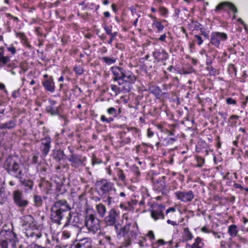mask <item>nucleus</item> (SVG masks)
I'll return each mask as SVG.
<instances>
[{
    "mask_svg": "<svg viewBox=\"0 0 248 248\" xmlns=\"http://www.w3.org/2000/svg\"><path fill=\"white\" fill-rule=\"evenodd\" d=\"M111 71L114 76L113 80L118 81L121 92L124 93H129L132 87V85L136 80L135 75L130 71L119 66L112 67Z\"/></svg>",
    "mask_w": 248,
    "mask_h": 248,
    "instance_id": "1",
    "label": "nucleus"
},
{
    "mask_svg": "<svg viewBox=\"0 0 248 248\" xmlns=\"http://www.w3.org/2000/svg\"><path fill=\"white\" fill-rule=\"evenodd\" d=\"M113 226L117 237L123 236L124 238L120 248H126L130 246L132 242L136 239L138 236V228L137 223H128L122 227L117 222Z\"/></svg>",
    "mask_w": 248,
    "mask_h": 248,
    "instance_id": "2",
    "label": "nucleus"
},
{
    "mask_svg": "<svg viewBox=\"0 0 248 248\" xmlns=\"http://www.w3.org/2000/svg\"><path fill=\"white\" fill-rule=\"evenodd\" d=\"M71 208L65 200L55 202L50 209V219L53 223L58 225L62 224V220L67 216Z\"/></svg>",
    "mask_w": 248,
    "mask_h": 248,
    "instance_id": "3",
    "label": "nucleus"
},
{
    "mask_svg": "<svg viewBox=\"0 0 248 248\" xmlns=\"http://www.w3.org/2000/svg\"><path fill=\"white\" fill-rule=\"evenodd\" d=\"M4 167L8 173L16 178L23 175L22 166L12 156H8L5 161Z\"/></svg>",
    "mask_w": 248,
    "mask_h": 248,
    "instance_id": "4",
    "label": "nucleus"
},
{
    "mask_svg": "<svg viewBox=\"0 0 248 248\" xmlns=\"http://www.w3.org/2000/svg\"><path fill=\"white\" fill-rule=\"evenodd\" d=\"M80 217L81 215L77 212H73L71 210L69 211L66 217V222L64 225V227H66L71 224L73 226L80 229L82 226V220L80 219Z\"/></svg>",
    "mask_w": 248,
    "mask_h": 248,
    "instance_id": "5",
    "label": "nucleus"
},
{
    "mask_svg": "<svg viewBox=\"0 0 248 248\" xmlns=\"http://www.w3.org/2000/svg\"><path fill=\"white\" fill-rule=\"evenodd\" d=\"M85 226L90 232L95 233L100 230L99 220L93 214H90L85 218Z\"/></svg>",
    "mask_w": 248,
    "mask_h": 248,
    "instance_id": "6",
    "label": "nucleus"
},
{
    "mask_svg": "<svg viewBox=\"0 0 248 248\" xmlns=\"http://www.w3.org/2000/svg\"><path fill=\"white\" fill-rule=\"evenodd\" d=\"M98 183L101 185L99 195L102 197H105L108 195H112V192H115L112 183L108 182L107 180H102L98 182Z\"/></svg>",
    "mask_w": 248,
    "mask_h": 248,
    "instance_id": "7",
    "label": "nucleus"
},
{
    "mask_svg": "<svg viewBox=\"0 0 248 248\" xmlns=\"http://www.w3.org/2000/svg\"><path fill=\"white\" fill-rule=\"evenodd\" d=\"M13 198L14 203L18 207L24 209L28 205V201L25 199L22 192L19 190L13 191Z\"/></svg>",
    "mask_w": 248,
    "mask_h": 248,
    "instance_id": "8",
    "label": "nucleus"
},
{
    "mask_svg": "<svg viewBox=\"0 0 248 248\" xmlns=\"http://www.w3.org/2000/svg\"><path fill=\"white\" fill-rule=\"evenodd\" d=\"M71 155L68 158V161L71 163V165L76 168L79 167L83 165L84 162L86 161V158L80 155L73 153L72 150H70Z\"/></svg>",
    "mask_w": 248,
    "mask_h": 248,
    "instance_id": "9",
    "label": "nucleus"
},
{
    "mask_svg": "<svg viewBox=\"0 0 248 248\" xmlns=\"http://www.w3.org/2000/svg\"><path fill=\"white\" fill-rule=\"evenodd\" d=\"M153 188L155 190L161 192L162 195H166L169 192L165 181V177L163 176L153 182Z\"/></svg>",
    "mask_w": 248,
    "mask_h": 248,
    "instance_id": "10",
    "label": "nucleus"
},
{
    "mask_svg": "<svg viewBox=\"0 0 248 248\" xmlns=\"http://www.w3.org/2000/svg\"><path fill=\"white\" fill-rule=\"evenodd\" d=\"M228 36L224 32L215 31L211 34V43L216 47H218L221 41H225L227 39Z\"/></svg>",
    "mask_w": 248,
    "mask_h": 248,
    "instance_id": "11",
    "label": "nucleus"
},
{
    "mask_svg": "<svg viewBox=\"0 0 248 248\" xmlns=\"http://www.w3.org/2000/svg\"><path fill=\"white\" fill-rule=\"evenodd\" d=\"M50 105L46 107V111L51 115H59L60 118L63 120L65 122V124L66 122V118L64 116L61 115L60 110L61 107H55L54 106L56 104V101L54 100H50L49 101Z\"/></svg>",
    "mask_w": 248,
    "mask_h": 248,
    "instance_id": "12",
    "label": "nucleus"
},
{
    "mask_svg": "<svg viewBox=\"0 0 248 248\" xmlns=\"http://www.w3.org/2000/svg\"><path fill=\"white\" fill-rule=\"evenodd\" d=\"M118 214L115 209H111L108 212V215L104 218L105 224L107 226H112L117 222V217Z\"/></svg>",
    "mask_w": 248,
    "mask_h": 248,
    "instance_id": "13",
    "label": "nucleus"
},
{
    "mask_svg": "<svg viewBox=\"0 0 248 248\" xmlns=\"http://www.w3.org/2000/svg\"><path fill=\"white\" fill-rule=\"evenodd\" d=\"M51 139L49 136H46L41 139V150L43 156H46L48 154L50 149Z\"/></svg>",
    "mask_w": 248,
    "mask_h": 248,
    "instance_id": "14",
    "label": "nucleus"
},
{
    "mask_svg": "<svg viewBox=\"0 0 248 248\" xmlns=\"http://www.w3.org/2000/svg\"><path fill=\"white\" fill-rule=\"evenodd\" d=\"M165 210V206L161 204H156L154 209L151 211V217L155 220L159 218L163 219L164 216L163 212Z\"/></svg>",
    "mask_w": 248,
    "mask_h": 248,
    "instance_id": "15",
    "label": "nucleus"
},
{
    "mask_svg": "<svg viewBox=\"0 0 248 248\" xmlns=\"http://www.w3.org/2000/svg\"><path fill=\"white\" fill-rule=\"evenodd\" d=\"M176 197L178 200L184 202L191 201L194 198V195L192 191L187 192L178 191L175 193Z\"/></svg>",
    "mask_w": 248,
    "mask_h": 248,
    "instance_id": "16",
    "label": "nucleus"
},
{
    "mask_svg": "<svg viewBox=\"0 0 248 248\" xmlns=\"http://www.w3.org/2000/svg\"><path fill=\"white\" fill-rule=\"evenodd\" d=\"M4 236L5 240L7 241L12 246L16 248V243L18 242V240L16 233L12 231H5Z\"/></svg>",
    "mask_w": 248,
    "mask_h": 248,
    "instance_id": "17",
    "label": "nucleus"
},
{
    "mask_svg": "<svg viewBox=\"0 0 248 248\" xmlns=\"http://www.w3.org/2000/svg\"><path fill=\"white\" fill-rule=\"evenodd\" d=\"M74 248H95L92 245L90 238H84L79 240L78 242L74 245Z\"/></svg>",
    "mask_w": 248,
    "mask_h": 248,
    "instance_id": "18",
    "label": "nucleus"
},
{
    "mask_svg": "<svg viewBox=\"0 0 248 248\" xmlns=\"http://www.w3.org/2000/svg\"><path fill=\"white\" fill-rule=\"evenodd\" d=\"M153 56L158 62L166 61L168 58V54L164 49L161 51L158 49L155 50L153 53Z\"/></svg>",
    "mask_w": 248,
    "mask_h": 248,
    "instance_id": "19",
    "label": "nucleus"
},
{
    "mask_svg": "<svg viewBox=\"0 0 248 248\" xmlns=\"http://www.w3.org/2000/svg\"><path fill=\"white\" fill-rule=\"evenodd\" d=\"M22 176L20 175L19 178H17L19 180L21 185L25 187V192H27L28 190H32L33 186V181L30 179L23 178Z\"/></svg>",
    "mask_w": 248,
    "mask_h": 248,
    "instance_id": "20",
    "label": "nucleus"
},
{
    "mask_svg": "<svg viewBox=\"0 0 248 248\" xmlns=\"http://www.w3.org/2000/svg\"><path fill=\"white\" fill-rule=\"evenodd\" d=\"M43 85L45 89L47 91L51 93H53L55 91L54 83L53 81V79L51 78L44 81L43 82Z\"/></svg>",
    "mask_w": 248,
    "mask_h": 248,
    "instance_id": "21",
    "label": "nucleus"
},
{
    "mask_svg": "<svg viewBox=\"0 0 248 248\" xmlns=\"http://www.w3.org/2000/svg\"><path fill=\"white\" fill-rule=\"evenodd\" d=\"M227 6L229 8L232 10L234 13L237 12V10L236 7L232 3L224 2L219 3L216 8V11H218L222 9L224 6Z\"/></svg>",
    "mask_w": 248,
    "mask_h": 248,
    "instance_id": "22",
    "label": "nucleus"
},
{
    "mask_svg": "<svg viewBox=\"0 0 248 248\" xmlns=\"http://www.w3.org/2000/svg\"><path fill=\"white\" fill-rule=\"evenodd\" d=\"M64 156V153L61 150L54 151L52 155L53 158L58 162H60L63 159Z\"/></svg>",
    "mask_w": 248,
    "mask_h": 248,
    "instance_id": "23",
    "label": "nucleus"
},
{
    "mask_svg": "<svg viewBox=\"0 0 248 248\" xmlns=\"http://www.w3.org/2000/svg\"><path fill=\"white\" fill-rule=\"evenodd\" d=\"M187 27L191 31L198 30L201 29L202 25L197 21L191 20L190 23L188 24Z\"/></svg>",
    "mask_w": 248,
    "mask_h": 248,
    "instance_id": "24",
    "label": "nucleus"
},
{
    "mask_svg": "<svg viewBox=\"0 0 248 248\" xmlns=\"http://www.w3.org/2000/svg\"><path fill=\"white\" fill-rule=\"evenodd\" d=\"M10 62V59L8 56H4V48L0 47V65H5Z\"/></svg>",
    "mask_w": 248,
    "mask_h": 248,
    "instance_id": "25",
    "label": "nucleus"
},
{
    "mask_svg": "<svg viewBox=\"0 0 248 248\" xmlns=\"http://www.w3.org/2000/svg\"><path fill=\"white\" fill-rule=\"evenodd\" d=\"M97 213L101 217H104L106 213V208L104 205L102 203L98 204L96 206Z\"/></svg>",
    "mask_w": 248,
    "mask_h": 248,
    "instance_id": "26",
    "label": "nucleus"
},
{
    "mask_svg": "<svg viewBox=\"0 0 248 248\" xmlns=\"http://www.w3.org/2000/svg\"><path fill=\"white\" fill-rule=\"evenodd\" d=\"M16 124V122L13 120H10L7 123L1 124H0V129H12L15 127Z\"/></svg>",
    "mask_w": 248,
    "mask_h": 248,
    "instance_id": "27",
    "label": "nucleus"
},
{
    "mask_svg": "<svg viewBox=\"0 0 248 248\" xmlns=\"http://www.w3.org/2000/svg\"><path fill=\"white\" fill-rule=\"evenodd\" d=\"M33 220L34 218L31 215L24 216L23 217V218L22 219V225H29V226H30L31 223L33 222Z\"/></svg>",
    "mask_w": 248,
    "mask_h": 248,
    "instance_id": "28",
    "label": "nucleus"
},
{
    "mask_svg": "<svg viewBox=\"0 0 248 248\" xmlns=\"http://www.w3.org/2000/svg\"><path fill=\"white\" fill-rule=\"evenodd\" d=\"M183 236L184 240L186 241L190 240L193 238L192 234L189 231L188 228H185L184 229Z\"/></svg>",
    "mask_w": 248,
    "mask_h": 248,
    "instance_id": "29",
    "label": "nucleus"
},
{
    "mask_svg": "<svg viewBox=\"0 0 248 248\" xmlns=\"http://www.w3.org/2000/svg\"><path fill=\"white\" fill-rule=\"evenodd\" d=\"M228 232L232 237L236 236L238 230L237 229V226L236 225H231L229 227Z\"/></svg>",
    "mask_w": 248,
    "mask_h": 248,
    "instance_id": "30",
    "label": "nucleus"
},
{
    "mask_svg": "<svg viewBox=\"0 0 248 248\" xmlns=\"http://www.w3.org/2000/svg\"><path fill=\"white\" fill-rule=\"evenodd\" d=\"M34 205L36 207H40L42 205L43 200L40 196L35 195L33 197Z\"/></svg>",
    "mask_w": 248,
    "mask_h": 248,
    "instance_id": "31",
    "label": "nucleus"
},
{
    "mask_svg": "<svg viewBox=\"0 0 248 248\" xmlns=\"http://www.w3.org/2000/svg\"><path fill=\"white\" fill-rule=\"evenodd\" d=\"M103 62L108 65L114 63L116 62V59L114 58H109L108 57H103L100 59Z\"/></svg>",
    "mask_w": 248,
    "mask_h": 248,
    "instance_id": "32",
    "label": "nucleus"
},
{
    "mask_svg": "<svg viewBox=\"0 0 248 248\" xmlns=\"http://www.w3.org/2000/svg\"><path fill=\"white\" fill-rule=\"evenodd\" d=\"M151 93L154 94L157 98L160 97L161 90L158 86L152 87Z\"/></svg>",
    "mask_w": 248,
    "mask_h": 248,
    "instance_id": "33",
    "label": "nucleus"
},
{
    "mask_svg": "<svg viewBox=\"0 0 248 248\" xmlns=\"http://www.w3.org/2000/svg\"><path fill=\"white\" fill-rule=\"evenodd\" d=\"M0 248H16L8 243L6 240H0Z\"/></svg>",
    "mask_w": 248,
    "mask_h": 248,
    "instance_id": "34",
    "label": "nucleus"
},
{
    "mask_svg": "<svg viewBox=\"0 0 248 248\" xmlns=\"http://www.w3.org/2000/svg\"><path fill=\"white\" fill-rule=\"evenodd\" d=\"M202 244V245L203 244L202 243V239L200 237H197L195 240V242L191 245L193 248H201L202 246H200V245Z\"/></svg>",
    "mask_w": 248,
    "mask_h": 248,
    "instance_id": "35",
    "label": "nucleus"
},
{
    "mask_svg": "<svg viewBox=\"0 0 248 248\" xmlns=\"http://www.w3.org/2000/svg\"><path fill=\"white\" fill-rule=\"evenodd\" d=\"M153 25L157 29L158 32L161 31L164 29V26L160 22L157 21H155Z\"/></svg>",
    "mask_w": 248,
    "mask_h": 248,
    "instance_id": "36",
    "label": "nucleus"
},
{
    "mask_svg": "<svg viewBox=\"0 0 248 248\" xmlns=\"http://www.w3.org/2000/svg\"><path fill=\"white\" fill-rule=\"evenodd\" d=\"M196 160L197 162V167H202L204 163V159L201 156H197Z\"/></svg>",
    "mask_w": 248,
    "mask_h": 248,
    "instance_id": "37",
    "label": "nucleus"
},
{
    "mask_svg": "<svg viewBox=\"0 0 248 248\" xmlns=\"http://www.w3.org/2000/svg\"><path fill=\"white\" fill-rule=\"evenodd\" d=\"M107 112L109 114L113 115L114 117H116L118 116L117 110L113 107L108 108L107 109Z\"/></svg>",
    "mask_w": 248,
    "mask_h": 248,
    "instance_id": "38",
    "label": "nucleus"
},
{
    "mask_svg": "<svg viewBox=\"0 0 248 248\" xmlns=\"http://www.w3.org/2000/svg\"><path fill=\"white\" fill-rule=\"evenodd\" d=\"M74 71H75L76 74L79 75H82L84 72L83 68L80 66H76L74 68Z\"/></svg>",
    "mask_w": 248,
    "mask_h": 248,
    "instance_id": "39",
    "label": "nucleus"
},
{
    "mask_svg": "<svg viewBox=\"0 0 248 248\" xmlns=\"http://www.w3.org/2000/svg\"><path fill=\"white\" fill-rule=\"evenodd\" d=\"M228 71H229L230 74H232L234 73L235 76H236V69L234 67L233 64L229 65V68H228Z\"/></svg>",
    "mask_w": 248,
    "mask_h": 248,
    "instance_id": "40",
    "label": "nucleus"
},
{
    "mask_svg": "<svg viewBox=\"0 0 248 248\" xmlns=\"http://www.w3.org/2000/svg\"><path fill=\"white\" fill-rule=\"evenodd\" d=\"M159 11L163 16H165L168 14V10L164 7H160L159 8Z\"/></svg>",
    "mask_w": 248,
    "mask_h": 248,
    "instance_id": "41",
    "label": "nucleus"
},
{
    "mask_svg": "<svg viewBox=\"0 0 248 248\" xmlns=\"http://www.w3.org/2000/svg\"><path fill=\"white\" fill-rule=\"evenodd\" d=\"M111 89L116 94L119 93L121 92L120 87H117L116 85H111Z\"/></svg>",
    "mask_w": 248,
    "mask_h": 248,
    "instance_id": "42",
    "label": "nucleus"
},
{
    "mask_svg": "<svg viewBox=\"0 0 248 248\" xmlns=\"http://www.w3.org/2000/svg\"><path fill=\"white\" fill-rule=\"evenodd\" d=\"M104 29L108 35H109L113 33L112 32H111L112 26H110L109 27L107 25H105L104 27Z\"/></svg>",
    "mask_w": 248,
    "mask_h": 248,
    "instance_id": "43",
    "label": "nucleus"
},
{
    "mask_svg": "<svg viewBox=\"0 0 248 248\" xmlns=\"http://www.w3.org/2000/svg\"><path fill=\"white\" fill-rule=\"evenodd\" d=\"M207 69L209 71V73L211 75H215L216 73V69L213 68L212 66H207Z\"/></svg>",
    "mask_w": 248,
    "mask_h": 248,
    "instance_id": "44",
    "label": "nucleus"
},
{
    "mask_svg": "<svg viewBox=\"0 0 248 248\" xmlns=\"http://www.w3.org/2000/svg\"><path fill=\"white\" fill-rule=\"evenodd\" d=\"M117 32H113V33L111 34L110 35H109L110 36V39L108 41V44H111L112 43V42L113 41V40H114V39L116 37V36L117 35Z\"/></svg>",
    "mask_w": 248,
    "mask_h": 248,
    "instance_id": "45",
    "label": "nucleus"
},
{
    "mask_svg": "<svg viewBox=\"0 0 248 248\" xmlns=\"http://www.w3.org/2000/svg\"><path fill=\"white\" fill-rule=\"evenodd\" d=\"M201 32V34L203 35L205 37V38L209 39V36L208 32H206L205 31L204 29H203L202 27L201 28V29L200 30Z\"/></svg>",
    "mask_w": 248,
    "mask_h": 248,
    "instance_id": "46",
    "label": "nucleus"
},
{
    "mask_svg": "<svg viewBox=\"0 0 248 248\" xmlns=\"http://www.w3.org/2000/svg\"><path fill=\"white\" fill-rule=\"evenodd\" d=\"M131 170L133 172H134L137 176L140 174V171L139 170V168L135 165H133L131 168Z\"/></svg>",
    "mask_w": 248,
    "mask_h": 248,
    "instance_id": "47",
    "label": "nucleus"
},
{
    "mask_svg": "<svg viewBox=\"0 0 248 248\" xmlns=\"http://www.w3.org/2000/svg\"><path fill=\"white\" fill-rule=\"evenodd\" d=\"M226 102L229 105H235L236 104V101L231 97L228 98L226 99Z\"/></svg>",
    "mask_w": 248,
    "mask_h": 248,
    "instance_id": "48",
    "label": "nucleus"
},
{
    "mask_svg": "<svg viewBox=\"0 0 248 248\" xmlns=\"http://www.w3.org/2000/svg\"><path fill=\"white\" fill-rule=\"evenodd\" d=\"M167 141V143L168 144H171L173 143L176 140V139L175 138H170L165 139Z\"/></svg>",
    "mask_w": 248,
    "mask_h": 248,
    "instance_id": "49",
    "label": "nucleus"
},
{
    "mask_svg": "<svg viewBox=\"0 0 248 248\" xmlns=\"http://www.w3.org/2000/svg\"><path fill=\"white\" fill-rule=\"evenodd\" d=\"M195 38L197 39V44L199 45H201L202 43L203 40H202V37L200 35H195Z\"/></svg>",
    "mask_w": 248,
    "mask_h": 248,
    "instance_id": "50",
    "label": "nucleus"
},
{
    "mask_svg": "<svg viewBox=\"0 0 248 248\" xmlns=\"http://www.w3.org/2000/svg\"><path fill=\"white\" fill-rule=\"evenodd\" d=\"M8 50L11 52L12 54H15L16 52V50L15 47L12 45L7 47Z\"/></svg>",
    "mask_w": 248,
    "mask_h": 248,
    "instance_id": "51",
    "label": "nucleus"
},
{
    "mask_svg": "<svg viewBox=\"0 0 248 248\" xmlns=\"http://www.w3.org/2000/svg\"><path fill=\"white\" fill-rule=\"evenodd\" d=\"M102 162V161L96 158V157H93L92 159V165H94L96 164H100Z\"/></svg>",
    "mask_w": 248,
    "mask_h": 248,
    "instance_id": "52",
    "label": "nucleus"
},
{
    "mask_svg": "<svg viewBox=\"0 0 248 248\" xmlns=\"http://www.w3.org/2000/svg\"><path fill=\"white\" fill-rule=\"evenodd\" d=\"M212 63V60L211 58L208 56H207V58L206 60V64L208 66H209Z\"/></svg>",
    "mask_w": 248,
    "mask_h": 248,
    "instance_id": "53",
    "label": "nucleus"
},
{
    "mask_svg": "<svg viewBox=\"0 0 248 248\" xmlns=\"http://www.w3.org/2000/svg\"><path fill=\"white\" fill-rule=\"evenodd\" d=\"M119 178L123 181L125 179V175L122 171L119 174Z\"/></svg>",
    "mask_w": 248,
    "mask_h": 248,
    "instance_id": "54",
    "label": "nucleus"
},
{
    "mask_svg": "<svg viewBox=\"0 0 248 248\" xmlns=\"http://www.w3.org/2000/svg\"><path fill=\"white\" fill-rule=\"evenodd\" d=\"M145 239L144 238H142L141 240H140L138 242V244L139 245L140 248L144 247V242H145Z\"/></svg>",
    "mask_w": 248,
    "mask_h": 248,
    "instance_id": "55",
    "label": "nucleus"
},
{
    "mask_svg": "<svg viewBox=\"0 0 248 248\" xmlns=\"http://www.w3.org/2000/svg\"><path fill=\"white\" fill-rule=\"evenodd\" d=\"M6 16L8 17H11V18L13 19L14 21H15L16 22H17L18 21V19L17 17L13 16L10 14H7Z\"/></svg>",
    "mask_w": 248,
    "mask_h": 248,
    "instance_id": "56",
    "label": "nucleus"
},
{
    "mask_svg": "<svg viewBox=\"0 0 248 248\" xmlns=\"http://www.w3.org/2000/svg\"><path fill=\"white\" fill-rule=\"evenodd\" d=\"M111 195H107V202L108 205H110L111 203V200L112 199V197L111 196Z\"/></svg>",
    "mask_w": 248,
    "mask_h": 248,
    "instance_id": "57",
    "label": "nucleus"
},
{
    "mask_svg": "<svg viewBox=\"0 0 248 248\" xmlns=\"http://www.w3.org/2000/svg\"><path fill=\"white\" fill-rule=\"evenodd\" d=\"M38 162V156L34 155L32 158V163L33 164H36Z\"/></svg>",
    "mask_w": 248,
    "mask_h": 248,
    "instance_id": "58",
    "label": "nucleus"
},
{
    "mask_svg": "<svg viewBox=\"0 0 248 248\" xmlns=\"http://www.w3.org/2000/svg\"><path fill=\"white\" fill-rule=\"evenodd\" d=\"M19 92L18 91H15L13 92V93H12V96L14 97V98H16L18 96H19Z\"/></svg>",
    "mask_w": 248,
    "mask_h": 248,
    "instance_id": "59",
    "label": "nucleus"
},
{
    "mask_svg": "<svg viewBox=\"0 0 248 248\" xmlns=\"http://www.w3.org/2000/svg\"><path fill=\"white\" fill-rule=\"evenodd\" d=\"M148 235L151 238V239H154L155 238L154 232L152 231L149 232Z\"/></svg>",
    "mask_w": 248,
    "mask_h": 248,
    "instance_id": "60",
    "label": "nucleus"
},
{
    "mask_svg": "<svg viewBox=\"0 0 248 248\" xmlns=\"http://www.w3.org/2000/svg\"><path fill=\"white\" fill-rule=\"evenodd\" d=\"M147 134L148 137H151L154 135V132L150 130V129H148Z\"/></svg>",
    "mask_w": 248,
    "mask_h": 248,
    "instance_id": "61",
    "label": "nucleus"
},
{
    "mask_svg": "<svg viewBox=\"0 0 248 248\" xmlns=\"http://www.w3.org/2000/svg\"><path fill=\"white\" fill-rule=\"evenodd\" d=\"M166 37V34H164L160 36L159 40L161 41H164Z\"/></svg>",
    "mask_w": 248,
    "mask_h": 248,
    "instance_id": "62",
    "label": "nucleus"
},
{
    "mask_svg": "<svg viewBox=\"0 0 248 248\" xmlns=\"http://www.w3.org/2000/svg\"><path fill=\"white\" fill-rule=\"evenodd\" d=\"M167 223L168 224H171L173 226H175V225H177V224L175 221H171V220H170V219H168L167 220Z\"/></svg>",
    "mask_w": 248,
    "mask_h": 248,
    "instance_id": "63",
    "label": "nucleus"
},
{
    "mask_svg": "<svg viewBox=\"0 0 248 248\" xmlns=\"http://www.w3.org/2000/svg\"><path fill=\"white\" fill-rule=\"evenodd\" d=\"M238 21L242 25L244 26L245 29L246 30V25L245 24V23H244V22L241 19V18H239L238 19Z\"/></svg>",
    "mask_w": 248,
    "mask_h": 248,
    "instance_id": "64",
    "label": "nucleus"
}]
</instances>
